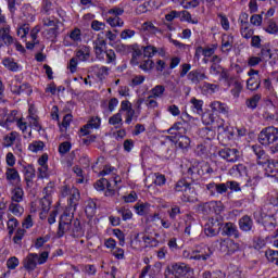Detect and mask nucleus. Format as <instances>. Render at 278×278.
Returning a JSON list of instances; mask_svg holds the SVG:
<instances>
[{
    "label": "nucleus",
    "instance_id": "f257e3e1",
    "mask_svg": "<svg viewBox=\"0 0 278 278\" xmlns=\"http://www.w3.org/2000/svg\"><path fill=\"white\" fill-rule=\"evenodd\" d=\"M203 125H214L218 134L225 136L226 138H231L233 136V130L226 123L225 119L220 118L213 111H207L202 114Z\"/></svg>",
    "mask_w": 278,
    "mask_h": 278
},
{
    "label": "nucleus",
    "instance_id": "f03ea898",
    "mask_svg": "<svg viewBox=\"0 0 278 278\" xmlns=\"http://www.w3.org/2000/svg\"><path fill=\"white\" fill-rule=\"evenodd\" d=\"M61 197H67V210L66 212H73L77 210V205H79V199H81V194L79 193V189L71 186H63L61 188Z\"/></svg>",
    "mask_w": 278,
    "mask_h": 278
},
{
    "label": "nucleus",
    "instance_id": "7ed1b4c3",
    "mask_svg": "<svg viewBox=\"0 0 278 278\" xmlns=\"http://www.w3.org/2000/svg\"><path fill=\"white\" fill-rule=\"evenodd\" d=\"M2 146L5 149L14 147L13 151L15 155H21L23 153V143L21 142V134L17 131H11L3 137Z\"/></svg>",
    "mask_w": 278,
    "mask_h": 278
},
{
    "label": "nucleus",
    "instance_id": "20e7f679",
    "mask_svg": "<svg viewBox=\"0 0 278 278\" xmlns=\"http://www.w3.org/2000/svg\"><path fill=\"white\" fill-rule=\"evenodd\" d=\"M175 190L176 192H184L181 197L184 203H194L197 201L194 189L190 188V184L185 179H181L176 184Z\"/></svg>",
    "mask_w": 278,
    "mask_h": 278
},
{
    "label": "nucleus",
    "instance_id": "39448f33",
    "mask_svg": "<svg viewBox=\"0 0 278 278\" xmlns=\"http://www.w3.org/2000/svg\"><path fill=\"white\" fill-rule=\"evenodd\" d=\"M125 14V9L121 7H114L105 12L106 23L111 27H123L125 22L121 16Z\"/></svg>",
    "mask_w": 278,
    "mask_h": 278
},
{
    "label": "nucleus",
    "instance_id": "423d86ee",
    "mask_svg": "<svg viewBox=\"0 0 278 278\" xmlns=\"http://www.w3.org/2000/svg\"><path fill=\"white\" fill-rule=\"evenodd\" d=\"M278 141V128L274 126H268L264 128L258 135V142L264 147H270Z\"/></svg>",
    "mask_w": 278,
    "mask_h": 278
},
{
    "label": "nucleus",
    "instance_id": "0eeeda50",
    "mask_svg": "<svg viewBox=\"0 0 278 278\" xmlns=\"http://www.w3.org/2000/svg\"><path fill=\"white\" fill-rule=\"evenodd\" d=\"M47 260H49V252H42L40 255L30 253L24 260V268L26 270H36V266L46 264Z\"/></svg>",
    "mask_w": 278,
    "mask_h": 278
},
{
    "label": "nucleus",
    "instance_id": "6e6552de",
    "mask_svg": "<svg viewBox=\"0 0 278 278\" xmlns=\"http://www.w3.org/2000/svg\"><path fill=\"white\" fill-rule=\"evenodd\" d=\"M212 256V250L208 247H204L201 249H197V250H185L182 251V257H185V260H195L198 262H200L201 260L203 262L210 260V257Z\"/></svg>",
    "mask_w": 278,
    "mask_h": 278
},
{
    "label": "nucleus",
    "instance_id": "1a4fd4ad",
    "mask_svg": "<svg viewBox=\"0 0 278 278\" xmlns=\"http://www.w3.org/2000/svg\"><path fill=\"white\" fill-rule=\"evenodd\" d=\"M42 26L48 27L49 29L43 30V35L47 38H55L60 31V20L55 17H43Z\"/></svg>",
    "mask_w": 278,
    "mask_h": 278
},
{
    "label": "nucleus",
    "instance_id": "9d476101",
    "mask_svg": "<svg viewBox=\"0 0 278 278\" xmlns=\"http://www.w3.org/2000/svg\"><path fill=\"white\" fill-rule=\"evenodd\" d=\"M237 170H239V173L241 170L245 172V176L248 177L247 186H255L257 181H260V169L255 164H250L248 167H244V165H238Z\"/></svg>",
    "mask_w": 278,
    "mask_h": 278
},
{
    "label": "nucleus",
    "instance_id": "9b49d317",
    "mask_svg": "<svg viewBox=\"0 0 278 278\" xmlns=\"http://www.w3.org/2000/svg\"><path fill=\"white\" fill-rule=\"evenodd\" d=\"M73 212L65 211L59 222L58 237L63 238L64 233H71L73 227Z\"/></svg>",
    "mask_w": 278,
    "mask_h": 278
},
{
    "label": "nucleus",
    "instance_id": "f8f14e48",
    "mask_svg": "<svg viewBox=\"0 0 278 278\" xmlns=\"http://www.w3.org/2000/svg\"><path fill=\"white\" fill-rule=\"evenodd\" d=\"M216 244H219V251L224 255H233L240 251V244L229 238L216 241Z\"/></svg>",
    "mask_w": 278,
    "mask_h": 278
},
{
    "label": "nucleus",
    "instance_id": "ddd939ff",
    "mask_svg": "<svg viewBox=\"0 0 278 278\" xmlns=\"http://www.w3.org/2000/svg\"><path fill=\"white\" fill-rule=\"evenodd\" d=\"M249 79L247 80L248 90L255 91L260 89L262 80L260 78V71L251 68L248 72Z\"/></svg>",
    "mask_w": 278,
    "mask_h": 278
},
{
    "label": "nucleus",
    "instance_id": "4468645a",
    "mask_svg": "<svg viewBox=\"0 0 278 278\" xmlns=\"http://www.w3.org/2000/svg\"><path fill=\"white\" fill-rule=\"evenodd\" d=\"M10 123H16V126L18 127V129L22 130V134L27 132V122H24L23 118L8 116L5 119L0 121V127H4V129H10Z\"/></svg>",
    "mask_w": 278,
    "mask_h": 278
},
{
    "label": "nucleus",
    "instance_id": "2eb2a0df",
    "mask_svg": "<svg viewBox=\"0 0 278 278\" xmlns=\"http://www.w3.org/2000/svg\"><path fill=\"white\" fill-rule=\"evenodd\" d=\"M0 40L5 47H12V45L16 42V38L12 36V28L10 25L0 28Z\"/></svg>",
    "mask_w": 278,
    "mask_h": 278
},
{
    "label": "nucleus",
    "instance_id": "dca6fc26",
    "mask_svg": "<svg viewBox=\"0 0 278 278\" xmlns=\"http://www.w3.org/2000/svg\"><path fill=\"white\" fill-rule=\"evenodd\" d=\"M220 231V222L215 218L208 219L204 227V233L208 236L210 238H214V236H218Z\"/></svg>",
    "mask_w": 278,
    "mask_h": 278
},
{
    "label": "nucleus",
    "instance_id": "f3484780",
    "mask_svg": "<svg viewBox=\"0 0 278 278\" xmlns=\"http://www.w3.org/2000/svg\"><path fill=\"white\" fill-rule=\"evenodd\" d=\"M105 47H108V41H105L101 35H98L97 39L93 41V50L98 60H104Z\"/></svg>",
    "mask_w": 278,
    "mask_h": 278
},
{
    "label": "nucleus",
    "instance_id": "a211bd4d",
    "mask_svg": "<svg viewBox=\"0 0 278 278\" xmlns=\"http://www.w3.org/2000/svg\"><path fill=\"white\" fill-rule=\"evenodd\" d=\"M190 273V267L186 263H175L172 265V275L175 278H186Z\"/></svg>",
    "mask_w": 278,
    "mask_h": 278
},
{
    "label": "nucleus",
    "instance_id": "6ab92c4d",
    "mask_svg": "<svg viewBox=\"0 0 278 278\" xmlns=\"http://www.w3.org/2000/svg\"><path fill=\"white\" fill-rule=\"evenodd\" d=\"M121 112H126V119L125 123L127 125H131V122L134 121V115L136 114V111L134 110V108L131 106V102H129L128 100H124L121 102V109L118 111Z\"/></svg>",
    "mask_w": 278,
    "mask_h": 278
},
{
    "label": "nucleus",
    "instance_id": "aec40b11",
    "mask_svg": "<svg viewBox=\"0 0 278 278\" xmlns=\"http://www.w3.org/2000/svg\"><path fill=\"white\" fill-rule=\"evenodd\" d=\"M219 157L226 160V162H238L240 152L237 149H223L219 151Z\"/></svg>",
    "mask_w": 278,
    "mask_h": 278
},
{
    "label": "nucleus",
    "instance_id": "412c9836",
    "mask_svg": "<svg viewBox=\"0 0 278 278\" xmlns=\"http://www.w3.org/2000/svg\"><path fill=\"white\" fill-rule=\"evenodd\" d=\"M101 127V118L91 117L89 122L80 128L81 136H88L90 134V129H99Z\"/></svg>",
    "mask_w": 278,
    "mask_h": 278
},
{
    "label": "nucleus",
    "instance_id": "4be33fe9",
    "mask_svg": "<svg viewBox=\"0 0 278 278\" xmlns=\"http://www.w3.org/2000/svg\"><path fill=\"white\" fill-rule=\"evenodd\" d=\"M208 108L211 109V111L213 112V114H216L218 116V114H229V106L220 101H213L208 104Z\"/></svg>",
    "mask_w": 278,
    "mask_h": 278
},
{
    "label": "nucleus",
    "instance_id": "5701e85b",
    "mask_svg": "<svg viewBox=\"0 0 278 278\" xmlns=\"http://www.w3.org/2000/svg\"><path fill=\"white\" fill-rule=\"evenodd\" d=\"M265 175L278 179V160H270L265 164Z\"/></svg>",
    "mask_w": 278,
    "mask_h": 278
},
{
    "label": "nucleus",
    "instance_id": "b1692460",
    "mask_svg": "<svg viewBox=\"0 0 278 278\" xmlns=\"http://www.w3.org/2000/svg\"><path fill=\"white\" fill-rule=\"evenodd\" d=\"M252 151L256 155V162L258 166H266V164H268V156L266 155V152L262 150V147L253 146Z\"/></svg>",
    "mask_w": 278,
    "mask_h": 278
},
{
    "label": "nucleus",
    "instance_id": "393cba45",
    "mask_svg": "<svg viewBox=\"0 0 278 278\" xmlns=\"http://www.w3.org/2000/svg\"><path fill=\"white\" fill-rule=\"evenodd\" d=\"M25 201V191L21 187H15L11 190V202L23 203Z\"/></svg>",
    "mask_w": 278,
    "mask_h": 278
},
{
    "label": "nucleus",
    "instance_id": "a878e982",
    "mask_svg": "<svg viewBox=\"0 0 278 278\" xmlns=\"http://www.w3.org/2000/svg\"><path fill=\"white\" fill-rule=\"evenodd\" d=\"M223 233L232 238H240V231L233 223H226L223 228Z\"/></svg>",
    "mask_w": 278,
    "mask_h": 278
},
{
    "label": "nucleus",
    "instance_id": "bb28decb",
    "mask_svg": "<svg viewBox=\"0 0 278 278\" xmlns=\"http://www.w3.org/2000/svg\"><path fill=\"white\" fill-rule=\"evenodd\" d=\"M23 173L24 179L27 186H29V184H31V181H34V178L36 177V169L34 168V165H23Z\"/></svg>",
    "mask_w": 278,
    "mask_h": 278
},
{
    "label": "nucleus",
    "instance_id": "cd10ccee",
    "mask_svg": "<svg viewBox=\"0 0 278 278\" xmlns=\"http://www.w3.org/2000/svg\"><path fill=\"white\" fill-rule=\"evenodd\" d=\"M239 228L241 231H252L253 229V219L249 215H244L239 219Z\"/></svg>",
    "mask_w": 278,
    "mask_h": 278
},
{
    "label": "nucleus",
    "instance_id": "c85d7f7f",
    "mask_svg": "<svg viewBox=\"0 0 278 278\" xmlns=\"http://www.w3.org/2000/svg\"><path fill=\"white\" fill-rule=\"evenodd\" d=\"M94 188L99 192L105 190V188H106L109 194H114V190L112 189V184H110V180H108L106 178H102V179L98 180L94 184Z\"/></svg>",
    "mask_w": 278,
    "mask_h": 278
},
{
    "label": "nucleus",
    "instance_id": "c756f323",
    "mask_svg": "<svg viewBox=\"0 0 278 278\" xmlns=\"http://www.w3.org/2000/svg\"><path fill=\"white\" fill-rule=\"evenodd\" d=\"M149 94L154 99H164L166 97V86L156 85L149 91Z\"/></svg>",
    "mask_w": 278,
    "mask_h": 278
},
{
    "label": "nucleus",
    "instance_id": "7c9ffc66",
    "mask_svg": "<svg viewBox=\"0 0 278 278\" xmlns=\"http://www.w3.org/2000/svg\"><path fill=\"white\" fill-rule=\"evenodd\" d=\"M187 77L191 84H201L203 79H207L205 73H201L199 71H191Z\"/></svg>",
    "mask_w": 278,
    "mask_h": 278
},
{
    "label": "nucleus",
    "instance_id": "2f4dec72",
    "mask_svg": "<svg viewBox=\"0 0 278 278\" xmlns=\"http://www.w3.org/2000/svg\"><path fill=\"white\" fill-rule=\"evenodd\" d=\"M28 123L31 127L36 129V131H40L42 129V126H40V121L36 113H34V109H29V114L27 116Z\"/></svg>",
    "mask_w": 278,
    "mask_h": 278
},
{
    "label": "nucleus",
    "instance_id": "473e14b6",
    "mask_svg": "<svg viewBox=\"0 0 278 278\" xmlns=\"http://www.w3.org/2000/svg\"><path fill=\"white\" fill-rule=\"evenodd\" d=\"M39 203L41 208L40 218L43 220V218H47V212L51 210V200L49 197H43Z\"/></svg>",
    "mask_w": 278,
    "mask_h": 278
},
{
    "label": "nucleus",
    "instance_id": "72a5a7b5",
    "mask_svg": "<svg viewBox=\"0 0 278 278\" xmlns=\"http://www.w3.org/2000/svg\"><path fill=\"white\" fill-rule=\"evenodd\" d=\"M76 58L79 59L80 62H87V60H90V48L88 46L80 47L76 50Z\"/></svg>",
    "mask_w": 278,
    "mask_h": 278
},
{
    "label": "nucleus",
    "instance_id": "f704fd0d",
    "mask_svg": "<svg viewBox=\"0 0 278 278\" xmlns=\"http://www.w3.org/2000/svg\"><path fill=\"white\" fill-rule=\"evenodd\" d=\"M7 179L11 184H21V175L15 168H8L5 172Z\"/></svg>",
    "mask_w": 278,
    "mask_h": 278
},
{
    "label": "nucleus",
    "instance_id": "c9c22d12",
    "mask_svg": "<svg viewBox=\"0 0 278 278\" xmlns=\"http://www.w3.org/2000/svg\"><path fill=\"white\" fill-rule=\"evenodd\" d=\"M233 47V36L231 35H224L222 38V51L227 53V51H231Z\"/></svg>",
    "mask_w": 278,
    "mask_h": 278
},
{
    "label": "nucleus",
    "instance_id": "e433bc0d",
    "mask_svg": "<svg viewBox=\"0 0 278 278\" xmlns=\"http://www.w3.org/2000/svg\"><path fill=\"white\" fill-rule=\"evenodd\" d=\"M190 109L195 114H203V100H199L197 98H191L190 101Z\"/></svg>",
    "mask_w": 278,
    "mask_h": 278
},
{
    "label": "nucleus",
    "instance_id": "4c0bfd02",
    "mask_svg": "<svg viewBox=\"0 0 278 278\" xmlns=\"http://www.w3.org/2000/svg\"><path fill=\"white\" fill-rule=\"evenodd\" d=\"M9 212L14 216H23L25 208L21 205V202H11L9 205Z\"/></svg>",
    "mask_w": 278,
    "mask_h": 278
},
{
    "label": "nucleus",
    "instance_id": "58836bf2",
    "mask_svg": "<svg viewBox=\"0 0 278 278\" xmlns=\"http://www.w3.org/2000/svg\"><path fill=\"white\" fill-rule=\"evenodd\" d=\"M70 233L74 238H81V236H84V230L81 229V224L78 222V219L73 222Z\"/></svg>",
    "mask_w": 278,
    "mask_h": 278
},
{
    "label": "nucleus",
    "instance_id": "ea45409f",
    "mask_svg": "<svg viewBox=\"0 0 278 278\" xmlns=\"http://www.w3.org/2000/svg\"><path fill=\"white\" fill-rule=\"evenodd\" d=\"M190 137L180 136L176 141V147L182 151H188V149H190Z\"/></svg>",
    "mask_w": 278,
    "mask_h": 278
},
{
    "label": "nucleus",
    "instance_id": "a19ab883",
    "mask_svg": "<svg viewBox=\"0 0 278 278\" xmlns=\"http://www.w3.org/2000/svg\"><path fill=\"white\" fill-rule=\"evenodd\" d=\"M2 64L8 71H12L13 73H16L20 68L18 63L14 59L7 58L2 61Z\"/></svg>",
    "mask_w": 278,
    "mask_h": 278
},
{
    "label": "nucleus",
    "instance_id": "79ce46f5",
    "mask_svg": "<svg viewBox=\"0 0 278 278\" xmlns=\"http://www.w3.org/2000/svg\"><path fill=\"white\" fill-rule=\"evenodd\" d=\"M55 10V4H53V2L49 1V0H45L42 2V7H41V13L46 14L47 16L53 14V11Z\"/></svg>",
    "mask_w": 278,
    "mask_h": 278
},
{
    "label": "nucleus",
    "instance_id": "37998d69",
    "mask_svg": "<svg viewBox=\"0 0 278 278\" xmlns=\"http://www.w3.org/2000/svg\"><path fill=\"white\" fill-rule=\"evenodd\" d=\"M232 89H231V94L232 97H235V99H238V97H240V92H242V83H240V80H238L237 78H235L232 80Z\"/></svg>",
    "mask_w": 278,
    "mask_h": 278
},
{
    "label": "nucleus",
    "instance_id": "c03bdc74",
    "mask_svg": "<svg viewBox=\"0 0 278 278\" xmlns=\"http://www.w3.org/2000/svg\"><path fill=\"white\" fill-rule=\"evenodd\" d=\"M219 79L225 81L227 86L231 87L236 77L231 76L227 70H222V72H219Z\"/></svg>",
    "mask_w": 278,
    "mask_h": 278
},
{
    "label": "nucleus",
    "instance_id": "a18cd8bd",
    "mask_svg": "<svg viewBox=\"0 0 278 278\" xmlns=\"http://www.w3.org/2000/svg\"><path fill=\"white\" fill-rule=\"evenodd\" d=\"M146 108H148V110H155L157 108H160V103L157 102V98L151 96L149 93V96L147 97L146 101H144Z\"/></svg>",
    "mask_w": 278,
    "mask_h": 278
},
{
    "label": "nucleus",
    "instance_id": "49530a36",
    "mask_svg": "<svg viewBox=\"0 0 278 278\" xmlns=\"http://www.w3.org/2000/svg\"><path fill=\"white\" fill-rule=\"evenodd\" d=\"M261 100L262 96L256 93L245 101V105L250 110H255V108H257V103H260Z\"/></svg>",
    "mask_w": 278,
    "mask_h": 278
},
{
    "label": "nucleus",
    "instance_id": "de8ad7c7",
    "mask_svg": "<svg viewBox=\"0 0 278 278\" xmlns=\"http://www.w3.org/2000/svg\"><path fill=\"white\" fill-rule=\"evenodd\" d=\"M134 207L136 214H138L139 216H144L146 214H149V203H137Z\"/></svg>",
    "mask_w": 278,
    "mask_h": 278
},
{
    "label": "nucleus",
    "instance_id": "09e8293b",
    "mask_svg": "<svg viewBox=\"0 0 278 278\" xmlns=\"http://www.w3.org/2000/svg\"><path fill=\"white\" fill-rule=\"evenodd\" d=\"M109 125H113L114 127H121V125H123V114L118 112L111 116L109 118Z\"/></svg>",
    "mask_w": 278,
    "mask_h": 278
},
{
    "label": "nucleus",
    "instance_id": "8fccbe9b",
    "mask_svg": "<svg viewBox=\"0 0 278 278\" xmlns=\"http://www.w3.org/2000/svg\"><path fill=\"white\" fill-rule=\"evenodd\" d=\"M197 173L200 176L212 175V173H214V169L212 168V166H210L208 163H202L198 168Z\"/></svg>",
    "mask_w": 278,
    "mask_h": 278
},
{
    "label": "nucleus",
    "instance_id": "3c124183",
    "mask_svg": "<svg viewBox=\"0 0 278 278\" xmlns=\"http://www.w3.org/2000/svg\"><path fill=\"white\" fill-rule=\"evenodd\" d=\"M70 39H71L72 42H74L75 45H79V42H81V29H79V28H74V29L70 33Z\"/></svg>",
    "mask_w": 278,
    "mask_h": 278
},
{
    "label": "nucleus",
    "instance_id": "603ef678",
    "mask_svg": "<svg viewBox=\"0 0 278 278\" xmlns=\"http://www.w3.org/2000/svg\"><path fill=\"white\" fill-rule=\"evenodd\" d=\"M153 66H155L153 60L147 59L140 63L139 68H141V71H143L144 73H149V71H153Z\"/></svg>",
    "mask_w": 278,
    "mask_h": 278
},
{
    "label": "nucleus",
    "instance_id": "864d4df0",
    "mask_svg": "<svg viewBox=\"0 0 278 278\" xmlns=\"http://www.w3.org/2000/svg\"><path fill=\"white\" fill-rule=\"evenodd\" d=\"M45 149V142L42 141H33L28 146V151H31V153H38Z\"/></svg>",
    "mask_w": 278,
    "mask_h": 278
},
{
    "label": "nucleus",
    "instance_id": "5fc2aeb1",
    "mask_svg": "<svg viewBox=\"0 0 278 278\" xmlns=\"http://www.w3.org/2000/svg\"><path fill=\"white\" fill-rule=\"evenodd\" d=\"M266 258L271 263L278 266V251L275 250H267L265 252Z\"/></svg>",
    "mask_w": 278,
    "mask_h": 278
},
{
    "label": "nucleus",
    "instance_id": "6e6d98bb",
    "mask_svg": "<svg viewBox=\"0 0 278 278\" xmlns=\"http://www.w3.org/2000/svg\"><path fill=\"white\" fill-rule=\"evenodd\" d=\"M179 14H180L182 21H187V23H192V25H197L199 23V18L192 17L190 12H188V11H181V12H179Z\"/></svg>",
    "mask_w": 278,
    "mask_h": 278
},
{
    "label": "nucleus",
    "instance_id": "4d7b16f0",
    "mask_svg": "<svg viewBox=\"0 0 278 278\" xmlns=\"http://www.w3.org/2000/svg\"><path fill=\"white\" fill-rule=\"evenodd\" d=\"M240 31L242 38L249 39L253 37V28L249 24L241 25Z\"/></svg>",
    "mask_w": 278,
    "mask_h": 278
},
{
    "label": "nucleus",
    "instance_id": "13d9d810",
    "mask_svg": "<svg viewBox=\"0 0 278 278\" xmlns=\"http://www.w3.org/2000/svg\"><path fill=\"white\" fill-rule=\"evenodd\" d=\"M260 58L263 62H268V60H270V58H273V53L270 52V48L268 46H264L261 49V53H260Z\"/></svg>",
    "mask_w": 278,
    "mask_h": 278
},
{
    "label": "nucleus",
    "instance_id": "bf43d9fd",
    "mask_svg": "<svg viewBox=\"0 0 278 278\" xmlns=\"http://www.w3.org/2000/svg\"><path fill=\"white\" fill-rule=\"evenodd\" d=\"M213 207L214 204H212V202H206L199 206V211L202 212V214L210 216V214H213Z\"/></svg>",
    "mask_w": 278,
    "mask_h": 278
},
{
    "label": "nucleus",
    "instance_id": "052dcab7",
    "mask_svg": "<svg viewBox=\"0 0 278 278\" xmlns=\"http://www.w3.org/2000/svg\"><path fill=\"white\" fill-rule=\"evenodd\" d=\"M143 31H148V34H157V27L153 25L151 22H144L141 26Z\"/></svg>",
    "mask_w": 278,
    "mask_h": 278
},
{
    "label": "nucleus",
    "instance_id": "680f3d73",
    "mask_svg": "<svg viewBox=\"0 0 278 278\" xmlns=\"http://www.w3.org/2000/svg\"><path fill=\"white\" fill-rule=\"evenodd\" d=\"M104 54L106 56V64H116V52L114 50H105Z\"/></svg>",
    "mask_w": 278,
    "mask_h": 278
},
{
    "label": "nucleus",
    "instance_id": "e2e57ef3",
    "mask_svg": "<svg viewBox=\"0 0 278 278\" xmlns=\"http://www.w3.org/2000/svg\"><path fill=\"white\" fill-rule=\"evenodd\" d=\"M157 53V48L154 46H146L143 47V55L144 58H153Z\"/></svg>",
    "mask_w": 278,
    "mask_h": 278
},
{
    "label": "nucleus",
    "instance_id": "0e129e2a",
    "mask_svg": "<svg viewBox=\"0 0 278 278\" xmlns=\"http://www.w3.org/2000/svg\"><path fill=\"white\" fill-rule=\"evenodd\" d=\"M117 212L118 214L122 215L123 220H131L134 216V213H131V210L129 208L122 207V208H118Z\"/></svg>",
    "mask_w": 278,
    "mask_h": 278
},
{
    "label": "nucleus",
    "instance_id": "69168bd1",
    "mask_svg": "<svg viewBox=\"0 0 278 278\" xmlns=\"http://www.w3.org/2000/svg\"><path fill=\"white\" fill-rule=\"evenodd\" d=\"M7 225H8L9 236H12L14 233V229L18 227V219L14 217L10 218Z\"/></svg>",
    "mask_w": 278,
    "mask_h": 278
},
{
    "label": "nucleus",
    "instance_id": "338daca9",
    "mask_svg": "<svg viewBox=\"0 0 278 278\" xmlns=\"http://www.w3.org/2000/svg\"><path fill=\"white\" fill-rule=\"evenodd\" d=\"M265 31H267V34H278V25L277 22L274 20H269L268 21V26L265 29Z\"/></svg>",
    "mask_w": 278,
    "mask_h": 278
},
{
    "label": "nucleus",
    "instance_id": "774afa93",
    "mask_svg": "<svg viewBox=\"0 0 278 278\" xmlns=\"http://www.w3.org/2000/svg\"><path fill=\"white\" fill-rule=\"evenodd\" d=\"M202 278H225V274L223 271H204Z\"/></svg>",
    "mask_w": 278,
    "mask_h": 278
}]
</instances>
